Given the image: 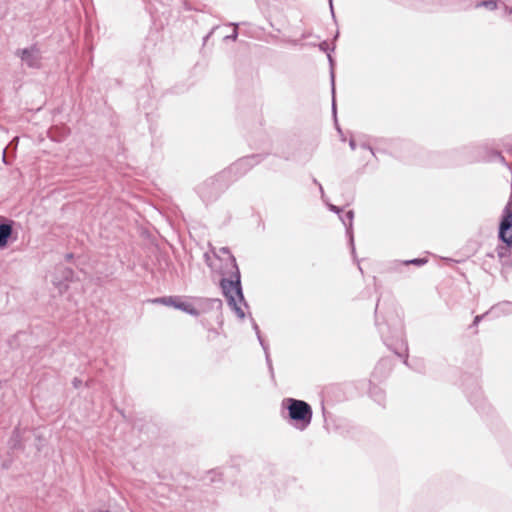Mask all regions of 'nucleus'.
Wrapping results in <instances>:
<instances>
[{"label":"nucleus","mask_w":512,"mask_h":512,"mask_svg":"<svg viewBox=\"0 0 512 512\" xmlns=\"http://www.w3.org/2000/svg\"><path fill=\"white\" fill-rule=\"evenodd\" d=\"M214 256L225 263L224 267H221L219 270L220 274L223 276L220 281L223 294L236 315L240 319H243L245 313L241 308V304L246 306V303L242 293L240 271L236 260L226 247L220 248L217 253L214 252Z\"/></svg>","instance_id":"1"},{"label":"nucleus","mask_w":512,"mask_h":512,"mask_svg":"<svg viewBox=\"0 0 512 512\" xmlns=\"http://www.w3.org/2000/svg\"><path fill=\"white\" fill-rule=\"evenodd\" d=\"M282 406L287 408L289 417L295 421V427L304 430L312 421V408L311 406L303 401L294 398H285L282 401Z\"/></svg>","instance_id":"2"},{"label":"nucleus","mask_w":512,"mask_h":512,"mask_svg":"<svg viewBox=\"0 0 512 512\" xmlns=\"http://www.w3.org/2000/svg\"><path fill=\"white\" fill-rule=\"evenodd\" d=\"M499 238L508 247H512V195L503 210L499 226Z\"/></svg>","instance_id":"3"},{"label":"nucleus","mask_w":512,"mask_h":512,"mask_svg":"<svg viewBox=\"0 0 512 512\" xmlns=\"http://www.w3.org/2000/svg\"><path fill=\"white\" fill-rule=\"evenodd\" d=\"M17 56L30 68L40 67L41 55L39 49L35 46L18 50Z\"/></svg>","instance_id":"4"},{"label":"nucleus","mask_w":512,"mask_h":512,"mask_svg":"<svg viewBox=\"0 0 512 512\" xmlns=\"http://www.w3.org/2000/svg\"><path fill=\"white\" fill-rule=\"evenodd\" d=\"M353 218H354V213L352 210H349L344 216H340V220L346 226V234L349 238L352 252L355 251L354 238H353Z\"/></svg>","instance_id":"5"},{"label":"nucleus","mask_w":512,"mask_h":512,"mask_svg":"<svg viewBox=\"0 0 512 512\" xmlns=\"http://www.w3.org/2000/svg\"><path fill=\"white\" fill-rule=\"evenodd\" d=\"M176 309L192 316H198L200 314V311L193 305V303L183 299L182 297H178Z\"/></svg>","instance_id":"6"},{"label":"nucleus","mask_w":512,"mask_h":512,"mask_svg":"<svg viewBox=\"0 0 512 512\" xmlns=\"http://www.w3.org/2000/svg\"><path fill=\"white\" fill-rule=\"evenodd\" d=\"M255 163V157H246L238 160L233 166L232 169L234 170H243V172H246L249 170Z\"/></svg>","instance_id":"7"},{"label":"nucleus","mask_w":512,"mask_h":512,"mask_svg":"<svg viewBox=\"0 0 512 512\" xmlns=\"http://www.w3.org/2000/svg\"><path fill=\"white\" fill-rule=\"evenodd\" d=\"M12 234V227L9 224H0V248L7 245L8 239Z\"/></svg>","instance_id":"8"},{"label":"nucleus","mask_w":512,"mask_h":512,"mask_svg":"<svg viewBox=\"0 0 512 512\" xmlns=\"http://www.w3.org/2000/svg\"><path fill=\"white\" fill-rule=\"evenodd\" d=\"M177 301H178V296H166V297H160V298H155V299L151 300L152 303H158V304H163L165 306H171V307H174L175 309H176Z\"/></svg>","instance_id":"9"},{"label":"nucleus","mask_w":512,"mask_h":512,"mask_svg":"<svg viewBox=\"0 0 512 512\" xmlns=\"http://www.w3.org/2000/svg\"><path fill=\"white\" fill-rule=\"evenodd\" d=\"M253 328H254V330H255V332L257 334L258 340H259L262 348L265 351L267 363H268L269 367L271 368V360H270V357H269L267 345L262 340L261 335H260L259 327H258V325L255 322L253 323Z\"/></svg>","instance_id":"10"},{"label":"nucleus","mask_w":512,"mask_h":512,"mask_svg":"<svg viewBox=\"0 0 512 512\" xmlns=\"http://www.w3.org/2000/svg\"><path fill=\"white\" fill-rule=\"evenodd\" d=\"M480 7H484L488 10L493 11V10L497 9L498 4H497L496 0H486V1H481L476 4V8H480Z\"/></svg>","instance_id":"11"},{"label":"nucleus","mask_w":512,"mask_h":512,"mask_svg":"<svg viewBox=\"0 0 512 512\" xmlns=\"http://www.w3.org/2000/svg\"><path fill=\"white\" fill-rule=\"evenodd\" d=\"M230 26H233V32L230 35L225 36V40H232L235 41L238 37V24L237 23H230Z\"/></svg>","instance_id":"12"},{"label":"nucleus","mask_w":512,"mask_h":512,"mask_svg":"<svg viewBox=\"0 0 512 512\" xmlns=\"http://www.w3.org/2000/svg\"><path fill=\"white\" fill-rule=\"evenodd\" d=\"M425 263H426V260L425 259H420V258L412 259V260H409V261L405 262V264H414V265H418V266H421V265H423Z\"/></svg>","instance_id":"13"},{"label":"nucleus","mask_w":512,"mask_h":512,"mask_svg":"<svg viewBox=\"0 0 512 512\" xmlns=\"http://www.w3.org/2000/svg\"><path fill=\"white\" fill-rule=\"evenodd\" d=\"M54 284L56 286H58L60 293H62L63 291H65L68 288V285L66 283H61V282L54 281Z\"/></svg>","instance_id":"14"},{"label":"nucleus","mask_w":512,"mask_h":512,"mask_svg":"<svg viewBox=\"0 0 512 512\" xmlns=\"http://www.w3.org/2000/svg\"><path fill=\"white\" fill-rule=\"evenodd\" d=\"M63 276L65 277L66 281L72 276V271L70 269H63L62 271Z\"/></svg>","instance_id":"15"},{"label":"nucleus","mask_w":512,"mask_h":512,"mask_svg":"<svg viewBox=\"0 0 512 512\" xmlns=\"http://www.w3.org/2000/svg\"><path fill=\"white\" fill-rule=\"evenodd\" d=\"M205 258H206V263L211 267V268H214L215 265L213 262H211V257L208 253L205 254Z\"/></svg>","instance_id":"16"},{"label":"nucleus","mask_w":512,"mask_h":512,"mask_svg":"<svg viewBox=\"0 0 512 512\" xmlns=\"http://www.w3.org/2000/svg\"><path fill=\"white\" fill-rule=\"evenodd\" d=\"M328 207H329V209H330L331 211H333V212H335V213H337V214H339V213H340V209H339L337 206L332 205V204H329V206H328Z\"/></svg>","instance_id":"17"},{"label":"nucleus","mask_w":512,"mask_h":512,"mask_svg":"<svg viewBox=\"0 0 512 512\" xmlns=\"http://www.w3.org/2000/svg\"><path fill=\"white\" fill-rule=\"evenodd\" d=\"M484 317V315H478L474 318L473 325H478V323L481 321V319Z\"/></svg>","instance_id":"18"},{"label":"nucleus","mask_w":512,"mask_h":512,"mask_svg":"<svg viewBox=\"0 0 512 512\" xmlns=\"http://www.w3.org/2000/svg\"><path fill=\"white\" fill-rule=\"evenodd\" d=\"M349 146L352 150H355L356 149V143H355V140L354 139H350L349 141Z\"/></svg>","instance_id":"19"},{"label":"nucleus","mask_w":512,"mask_h":512,"mask_svg":"<svg viewBox=\"0 0 512 512\" xmlns=\"http://www.w3.org/2000/svg\"><path fill=\"white\" fill-rule=\"evenodd\" d=\"M331 80H332V92L334 93L335 88H334V73L333 72H331Z\"/></svg>","instance_id":"20"},{"label":"nucleus","mask_w":512,"mask_h":512,"mask_svg":"<svg viewBox=\"0 0 512 512\" xmlns=\"http://www.w3.org/2000/svg\"><path fill=\"white\" fill-rule=\"evenodd\" d=\"M210 301H211L212 303H217V304H218V306H221V304H222V303H221V301H220V300H218V299H213V300H210Z\"/></svg>","instance_id":"21"},{"label":"nucleus","mask_w":512,"mask_h":512,"mask_svg":"<svg viewBox=\"0 0 512 512\" xmlns=\"http://www.w3.org/2000/svg\"><path fill=\"white\" fill-rule=\"evenodd\" d=\"M326 46H327V43L326 42H323L322 44H320V48L322 50H326Z\"/></svg>","instance_id":"22"},{"label":"nucleus","mask_w":512,"mask_h":512,"mask_svg":"<svg viewBox=\"0 0 512 512\" xmlns=\"http://www.w3.org/2000/svg\"><path fill=\"white\" fill-rule=\"evenodd\" d=\"M332 107H333V112L335 113V111H336V105H335V100H334V99H333Z\"/></svg>","instance_id":"23"},{"label":"nucleus","mask_w":512,"mask_h":512,"mask_svg":"<svg viewBox=\"0 0 512 512\" xmlns=\"http://www.w3.org/2000/svg\"><path fill=\"white\" fill-rule=\"evenodd\" d=\"M78 385H79V381H78L77 379H75V380H74V386H75V387H78Z\"/></svg>","instance_id":"24"},{"label":"nucleus","mask_w":512,"mask_h":512,"mask_svg":"<svg viewBox=\"0 0 512 512\" xmlns=\"http://www.w3.org/2000/svg\"><path fill=\"white\" fill-rule=\"evenodd\" d=\"M6 160V155H5V151L3 152V161Z\"/></svg>","instance_id":"25"},{"label":"nucleus","mask_w":512,"mask_h":512,"mask_svg":"<svg viewBox=\"0 0 512 512\" xmlns=\"http://www.w3.org/2000/svg\"><path fill=\"white\" fill-rule=\"evenodd\" d=\"M330 6L332 7V0H330Z\"/></svg>","instance_id":"26"}]
</instances>
